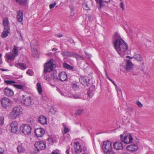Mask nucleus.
<instances>
[{
  "instance_id": "obj_23",
  "label": "nucleus",
  "mask_w": 154,
  "mask_h": 154,
  "mask_svg": "<svg viewBox=\"0 0 154 154\" xmlns=\"http://www.w3.org/2000/svg\"><path fill=\"white\" fill-rule=\"evenodd\" d=\"M17 21L20 22L23 21V11L20 10L17 12Z\"/></svg>"
},
{
  "instance_id": "obj_10",
  "label": "nucleus",
  "mask_w": 154,
  "mask_h": 154,
  "mask_svg": "<svg viewBox=\"0 0 154 154\" xmlns=\"http://www.w3.org/2000/svg\"><path fill=\"white\" fill-rule=\"evenodd\" d=\"M99 10L101 11L102 8L104 6V2L108 3L110 2V0H95Z\"/></svg>"
},
{
  "instance_id": "obj_29",
  "label": "nucleus",
  "mask_w": 154,
  "mask_h": 154,
  "mask_svg": "<svg viewBox=\"0 0 154 154\" xmlns=\"http://www.w3.org/2000/svg\"><path fill=\"white\" fill-rule=\"evenodd\" d=\"M134 58L137 60L139 61H142L143 60V58L142 56L139 54H136L134 56Z\"/></svg>"
},
{
  "instance_id": "obj_60",
  "label": "nucleus",
  "mask_w": 154,
  "mask_h": 154,
  "mask_svg": "<svg viewBox=\"0 0 154 154\" xmlns=\"http://www.w3.org/2000/svg\"><path fill=\"white\" fill-rule=\"evenodd\" d=\"M51 154H58L57 152L53 151L52 152Z\"/></svg>"
},
{
  "instance_id": "obj_32",
  "label": "nucleus",
  "mask_w": 154,
  "mask_h": 154,
  "mask_svg": "<svg viewBox=\"0 0 154 154\" xmlns=\"http://www.w3.org/2000/svg\"><path fill=\"white\" fill-rule=\"evenodd\" d=\"M9 32V31L4 30L2 34V37L3 38L6 37L8 36Z\"/></svg>"
},
{
  "instance_id": "obj_7",
  "label": "nucleus",
  "mask_w": 154,
  "mask_h": 154,
  "mask_svg": "<svg viewBox=\"0 0 154 154\" xmlns=\"http://www.w3.org/2000/svg\"><path fill=\"white\" fill-rule=\"evenodd\" d=\"M102 148L104 153H107L112 149V143L109 141L103 142Z\"/></svg>"
},
{
  "instance_id": "obj_19",
  "label": "nucleus",
  "mask_w": 154,
  "mask_h": 154,
  "mask_svg": "<svg viewBox=\"0 0 154 154\" xmlns=\"http://www.w3.org/2000/svg\"><path fill=\"white\" fill-rule=\"evenodd\" d=\"M4 93L7 96H12L14 95V92L11 89L6 88L4 89Z\"/></svg>"
},
{
  "instance_id": "obj_15",
  "label": "nucleus",
  "mask_w": 154,
  "mask_h": 154,
  "mask_svg": "<svg viewBox=\"0 0 154 154\" xmlns=\"http://www.w3.org/2000/svg\"><path fill=\"white\" fill-rule=\"evenodd\" d=\"M3 23L4 26V30L9 31L10 26L8 19L7 17H5L3 19Z\"/></svg>"
},
{
  "instance_id": "obj_41",
  "label": "nucleus",
  "mask_w": 154,
  "mask_h": 154,
  "mask_svg": "<svg viewBox=\"0 0 154 154\" xmlns=\"http://www.w3.org/2000/svg\"><path fill=\"white\" fill-rule=\"evenodd\" d=\"M74 53L71 52H69L68 51L67 57H73L74 54Z\"/></svg>"
},
{
  "instance_id": "obj_42",
  "label": "nucleus",
  "mask_w": 154,
  "mask_h": 154,
  "mask_svg": "<svg viewBox=\"0 0 154 154\" xmlns=\"http://www.w3.org/2000/svg\"><path fill=\"white\" fill-rule=\"evenodd\" d=\"M4 122V117L3 116H0V125H3Z\"/></svg>"
},
{
  "instance_id": "obj_17",
  "label": "nucleus",
  "mask_w": 154,
  "mask_h": 154,
  "mask_svg": "<svg viewBox=\"0 0 154 154\" xmlns=\"http://www.w3.org/2000/svg\"><path fill=\"white\" fill-rule=\"evenodd\" d=\"M38 45V42L36 40H33L31 42L30 46L32 51L37 52L36 46Z\"/></svg>"
},
{
  "instance_id": "obj_47",
  "label": "nucleus",
  "mask_w": 154,
  "mask_h": 154,
  "mask_svg": "<svg viewBox=\"0 0 154 154\" xmlns=\"http://www.w3.org/2000/svg\"><path fill=\"white\" fill-rule=\"evenodd\" d=\"M104 154H115V153L111 149V150L108 151L107 153H105Z\"/></svg>"
},
{
  "instance_id": "obj_26",
  "label": "nucleus",
  "mask_w": 154,
  "mask_h": 154,
  "mask_svg": "<svg viewBox=\"0 0 154 154\" xmlns=\"http://www.w3.org/2000/svg\"><path fill=\"white\" fill-rule=\"evenodd\" d=\"M24 145V144L21 143L18 146L17 149L18 153H21L25 151Z\"/></svg>"
},
{
  "instance_id": "obj_16",
  "label": "nucleus",
  "mask_w": 154,
  "mask_h": 154,
  "mask_svg": "<svg viewBox=\"0 0 154 154\" xmlns=\"http://www.w3.org/2000/svg\"><path fill=\"white\" fill-rule=\"evenodd\" d=\"M138 149V146L135 144H131L127 146L126 149L132 152H135Z\"/></svg>"
},
{
  "instance_id": "obj_38",
  "label": "nucleus",
  "mask_w": 154,
  "mask_h": 154,
  "mask_svg": "<svg viewBox=\"0 0 154 154\" xmlns=\"http://www.w3.org/2000/svg\"><path fill=\"white\" fill-rule=\"evenodd\" d=\"M26 73L27 74L30 76H32L33 75V72L32 70L31 69H28Z\"/></svg>"
},
{
  "instance_id": "obj_1",
  "label": "nucleus",
  "mask_w": 154,
  "mask_h": 154,
  "mask_svg": "<svg viewBox=\"0 0 154 154\" xmlns=\"http://www.w3.org/2000/svg\"><path fill=\"white\" fill-rule=\"evenodd\" d=\"M114 47L119 54L124 57L127 53L128 45L127 43L120 37L117 33H115L113 38Z\"/></svg>"
},
{
  "instance_id": "obj_8",
  "label": "nucleus",
  "mask_w": 154,
  "mask_h": 154,
  "mask_svg": "<svg viewBox=\"0 0 154 154\" xmlns=\"http://www.w3.org/2000/svg\"><path fill=\"white\" fill-rule=\"evenodd\" d=\"M21 103L27 106H29L31 104V97H26L23 95L20 99Z\"/></svg>"
},
{
  "instance_id": "obj_27",
  "label": "nucleus",
  "mask_w": 154,
  "mask_h": 154,
  "mask_svg": "<svg viewBox=\"0 0 154 154\" xmlns=\"http://www.w3.org/2000/svg\"><path fill=\"white\" fill-rule=\"evenodd\" d=\"M17 67L19 68L22 70L25 69L26 68V64L23 63H17Z\"/></svg>"
},
{
  "instance_id": "obj_13",
  "label": "nucleus",
  "mask_w": 154,
  "mask_h": 154,
  "mask_svg": "<svg viewBox=\"0 0 154 154\" xmlns=\"http://www.w3.org/2000/svg\"><path fill=\"white\" fill-rule=\"evenodd\" d=\"M11 131L13 133H16L18 130L17 123L15 122H13L10 124V128Z\"/></svg>"
},
{
  "instance_id": "obj_22",
  "label": "nucleus",
  "mask_w": 154,
  "mask_h": 154,
  "mask_svg": "<svg viewBox=\"0 0 154 154\" xmlns=\"http://www.w3.org/2000/svg\"><path fill=\"white\" fill-rule=\"evenodd\" d=\"M133 65L131 60H127L125 69L127 70L131 71L132 70Z\"/></svg>"
},
{
  "instance_id": "obj_44",
  "label": "nucleus",
  "mask_w": 154,
  "mask_h": 154,
  "mask_svg": "<svg viewBox=\"0 0 154 154\" xmlns=\"http://www.w3.org/2000/svg\"><path fill=\"white\" fill-rule=\"evenodd\" d=\"M56 3L54 2L53 3L49 5V8L50 9H52L56 5Z\"/></svg>"
},
{
  "instance_id": "obj_5",
  "label": "nucleus",
  "mask_w": 154,
  "mask_h": 154,
  "mask_svg": "<svg viewBox=\"0 0 154 154\" xmlns=\"http://www.w3.org/2000/svg\"><path fill=\"white\" fill-rule=\"evenodd\" d=\"M120 137L122 141L126 144L131 143L133 140L131 134L129 133L125 134V133H124V134H121Z\"/></svg>"
},
{
  "instance_id": "obj_40",
  "label": "nucleus",
  "mask_w": 154,
  "mask_h": 154,
  "mask_svg": "<svg viewBox=\"0 0 154 154\" xmlns=\"http://www.w3.org/2000/svg\"><path fill=\"white\" fill-rule=\"evenodd\" d=\"M83 109H80L79 110H78L76 111V112L75 113V114L77 115H79L80 114H81L82 112Z\"/></svg>"
},
{
  "instance_id": "obj_3",
  "label": "nucleus",
  "mask_w": 154,
  "mask_h": 154,
  "mask_svg": "<svg viewBox=\"0 0 154 154\" xmlns=\"http://www.w3.org/2000/svg\"><path fill=\"white\" fill-rule=\"evenodd\" d=\"M22 111L23 109L20 106H15L10 114L11 118L13 119L17 118L22 113Z\"/></svg>"
},
{
  "instance_id": "obj_30",
  "label": "nucleus",
  "mask_w": 154,
  "mask_h": 154,
  "mask_svg": "<svg viewBox=\"0 0 154 154\" xmlns=\"http://www.w3.org/2000/svg\"><path fill=\"white\" fill-rule=\"evenodd\" d=\"M36 86L39 94H41L42 90L40 83L38 82L36 84Z\"/></svg>"
},
{
  "instance_id": "obj_63",
  "label": "nucleus",
  "mask_w": 154,
  "mask_h": 154,
  "mask_svg": "<svg viewBox=\"0 0 154 154\" xmlns=\"http://www.w3.org/2000/svg\"><path fill=\"white\" fill-rule=\"evenodd\" d=\"M2 71H7L8 70L7 69H2Z\"/></svg>"
},
{
  "instance_id": "obj_11",
  "label": "nucleus",
  "mask_w": 154,
  "mask_h": 154,
  "mask_svg": "<svg viewBox=\"0 0 154 154\" xmlns=\"http://www.w3.org/2000/svg\"><path fill=\"white\" fill-rule=\"evenodd\" d=\"M45 132V130L42 128H38L35 130V133L37 137H42Z\"/></svg>"
},
{
  "instance_id": "obj_21",
  "label": "nucleus",
  "mask_w": 154,
  "mask_h": 154,
  "mask_svg": "<svg viewBox=\"0 0 154 154\" xmlns=\"http://www.w3.org/2000/svg\"><path fill=\"white\" fill-rule=\"evenodd\" d=\"M114 148L116 150H120L123 149V146L121 142H116L113 144Z\"/></svg>"
},
{
  "instance_id": "obj_33",
  "label": "nucleus",
  "mask_w": 154,
  "mask_h": 154,
  "mask_svg": "<svg viewBox=\"0 0 154 154\" xmlns=\"http://www.w3.org/2000/svg\"><path fill=\"white\" fill-rule=\"evenodd\" d=\"M72 88L75 90H77L79 89V87L78 86L76 82L72 83L71 84Z\"/></svg>"
},
{
  "instance_id": "obj_46",
  "label": "nucleus",
  "mask_w": 154,
  "mask_h": 154,
  "mask_svg": "<svg viewBox=\"0 0 154 154\" xmlns=\"http://www.w3.org/2000/svg\"><path fill=\"white\" fill-rule=\"evenodd\" d=\"M67 51H63L62 52L61 54L63 56H65L67 57Z\"/></svg>"
},
{
  "instance_id": "obj_54",
  "label": "nucleus",
  "mask_w": 154,
  "mask_h": 154,
  "mask_svg": "<svg viewBox=\"0 0 154 154\" xmlns=\"http://www.w3.org/2000/svg\"><path fill=\"white\" fill-rule=\"evenodd\" d=\"M105 75H106V77L108 79H109L110 78L109 77V76L107 75V72L106 70H105Z\"/></svg>"
},
{
  "instance_id": "obj_50",
  "label": "nucleus",
  "mask_w": 154,
  "mask_h": 154,
  "mask_svg": "<svg viewBox=\"0 0 154 154\" xmlns=\"http://www.w3.org/2000/svg\"><path fill=\"white\" fill-rule=\"evenodd\" d=\"M29 122L32 125L34 124V121L33 119H30L29 121Z\"/></svg>"
},
{
  "instance_id": "obj_53",
  "label": "nucleus",
  "mask_w": 154,
  "mask_h": 154,
  "mask_svg": "<svg viewBox=\"0 0 154 154\" xmlns=\"http://www.w3.org/2000/svg\"><path fill=\"white\" fill-rule=\"evenodd\" d=\"M85 52L86 54L87 55L88 57L89 58H90L91 57V55L90 54L87 53L85 51Z\"/></svg>"
},
{
  "instance_id": "obj_20",
  "label": "nucleus",
  "mask_w": 154,
  "mask_h": 154,
  "mask_svg": "<svg viewBox=\"0 0 154 154\" xmlns=\"http://www.w3.org/2000/svg\"><path fill=\"white\" fill-rule=\"evenodd\" d=\"M5 57H6L7 61L8 62L9 60H12L15 58L16 57L11 52H10L7 53L5 55Z\"/></svg>"
},
{
  "instance_id": "obj_25",
  "label": "nucleus",
  "mask_w": 154,
  "mask_h": 154,
  "mask_svg": "<svg viewBox=\"0 0 154 154\" xmlns=\"http://www.w3.org/2000/svg\"><path fill=\"white\" fill-rule=\"evenodd\" d=\"M22 48H21L15 45H14L11 53L15 56V57H16L17 56L18 54V50H20Z\"/></svg>"
},
{
  "instance_id": "obj_45",
  "label": "nucleus",
  "mask_w": 154,
  "mask_h": 154,
  "mask_svg": "<svg viewBox=\"0 0 154 154\" xmlns=\"http://www.w3.org/2000/svg\"><path fill=\"white\" fill-rule=\"evenodd\" d=\"M87 94L88 96L90 97L91 98L92 96V93H91L89 90H88L87 91Z\"/></svg>"
},
{
  "instance_id": "obj_61",
  "label": "nucleus",
  "mask_w": 154,
  "mask_h": 154,
  "mask_svg": "<svg viewBox=\"0 0 154 154\" xmlns=\"http://www.w3.org/2000/svg\"><path fill=\"white\" fill-rule=\"evenodd\" d=\"M83 150L84 151H85L87 150V149L86 148V147H84L83 148Z\"/></svg>"
},
{
  "instance_id": "obj_49",
  "label": "nucleus",
  "mask_w": 154,
  "mask_h": 154,
  "mask_svg": "<svg viewBox=\"0 0 154 154\" xmlns=\"http://www.w3.org/2000/svg\"><path fill=\"white\" fill-rule=\"evenodd\" d=\"M70 149V146H69L68 147L67 149L66 150V154H69V150Z\"/></svg>"
},
{
  "instance_id": "obj_52",
  "label": "nucleus",
  "mask_w": 154,
  "mask_h": 154,
  "mask_svg": "<svg viewBox=\"0 0 154 154\" xmlns=\"http://www.w3.org/2000/svg\"><path fill=\"white\" fill-rule=\"evenodd\" d=\"M46 80H51V77L50 76L49 77H47L45 75L44 76Z\"/></svg>"
},
{
  "instance_id": "obj_6",
  "label": "nucleus",
  "mask_w": 154,
  "mask_h": 154,
  "mask_svg": "<svg viewBox=\"0 0 154 154\" xmlns=\"http://www.w3.org/2000/svg\"><path fill=\"white\" fill-rule=\"evenodd\" d=\"M20 129L22 132L25 135L30 134L32 130L31 126L28 124L23 125L20 127Z\"/></svg>"
},
{
  "instance_id": "obj_51",
  "label": "nucleus",
  "mask_w": 154,
  "mask_h": 154,
  "mask_svg": "<svg viewBox=\"0 0 154 154\" xmlns=\"http://www.w3.org/2000/svg\"><path fill=\"white\" fill-rule=\"evenodd\" d=\"M120 5H121L120 7H121V8H122L123 10H124V5H123V2H122L120 3Z\"/></svg>"
},
{
  "instance_id": "obj_12",
  "label": "nucleus",
  "mask_w": 154,
  "mask_h": 154,
  "mask_svg": "<svg viewBox=\"0 0 154 154\" xmlns=\"http://www.w3.org/2000/svg\"><path fill=\"white\" fill-rule=\"evenodd\" d=\"M79 80L81 83L85 86H88L89 84V79L87 76L80 77Z\"/></svg>"
},
{
  "instance_id": "obj_57",
  "label": "nucleus",
  "mask_w": 154,
  "mask_h": 154,
  "mask_svg": "<svg viewBox=\"0 0 154 154\" xmlns=\"http://www.w3.org/2000/svg\"><path fill=\"white\" fill-rule=\"evenodd\" d=\"M2 56V54H0V64L2 63V59L1 57Z\"/></svg>"
},
{
  "instance_id": "obj_34",
  "label": "nucleus",
  "mask_w": 154,
  "mask_h": 154,
  "mask_svg": "<svg viewBox=\"0 0 154 154\" xmlns=\"http://www.w3.org/2000/svg\"><path fill=\"white\" fill-rule=\"evenodd\" d=\"M63 66L64 68L69 70H72L73 69L72 66L66 63H64L63 64Z\"/></svg>"
},
{
  "instance_id": "obj_36",
  "label": "nucleus",
  "mask_w": 154,
  "mask_h": 154,
  "mask_svg": "<svg viewBox=\"0 0 154 154\" xmlns=\"http://www.w3.org/2000/svg\"><path fill=\"white\" fill-rule=\"evenodd\" d=\"M84 8L86 10H89L90 8L89 7V5L88 3H85L83 5Z\"/></svg>"
},
{
  "instance_id": "obj_28",
  "label": "nucleus",
  "mask_w": 154,
  "mask_h": 154,
  "mask_svg": "<svg viewBox=\"0 0 154 154\" xmlns=\"http://www.w3.org/2000/svg\"><path fill=\"white\" fill-rule=\"evenodd\" d=\"M16 2H18L20 5L26 6L27 5V0H15Z\"/></svg>"
},
{
  "instance_id": "obj_35",
  "label": "nucleus",
  "mask_w": 154,
  "mask_h": 154,
  "mask_svg": "<svg viewBox=\"0 0 154 154\" xmlns=\"http://www.w3.org/2000/svg\"><path fill=\"white\" fill-rule=\"evenodd\" d=\"M15 87L19 89H23L24 88V86L20 85L14 84Z\"/></svg>"
},
{
  "instance_id": "obj_14",
  "label": "nucleus",
  "mask_w": 154,
  "mask_h": 154,
  "mask_svg": "<svg viewBox=\"0 0 154 154\" xmlns=\"http://www.w3.org/2000/svg\"><path fill=\"white\" fill-rule=\"evenodd\" d=\"M74 146L75 152L77 153H79L82 152V148L79 143L78 142H75Z\"/></svg>"
},
{
  "instance_id": "obj_64",
  "label": "nucleus",
  "mask_w": 154,
  "mask_h": 154,
  "mask_svg": "<svg viewBox=\"0 0 154 154\" xmlns=\"http://www.w3.org/2000/svg\"><path fill=\"white\" fill-rule=\"evenodd\" d=\"M123 154H129V153L128 152H126L124 153Z\"/></svg>"
},
{
  "instance_id": "obj_39",
  "label": "nucleus",
  "mask_w": 154,
  "mask_h": 154,
  "mask_svg": "<svg viewBox=\"0 0 154 154\" xmlns=\"http://www.w3.org/2000/svg\"><path fill=\"white\" fill-rule=\"evenodd\" d=\"M73 57H75L77 59H79V58H80L83 60V58L81 56H80L79 54H75V53L74 54Z\"/></svg>"
},
{
  "instance_id": "obj_55",
  "label": "nucleus",
  "mask_w": 154,
  "mask_h": 154,
  "mask_svg": "<svg viewBox=\"0 0 154 154\" xmlns=\"http://www.w3.org/2000/svg\"><path fill=\"white\" fill-rule=\"evenodd\" d=\"M3 149L2 148H0V154H3Z\"/></svg>"
},
{
  "instance_id": "obj_56",
  "label": "nucleus",
  "mask_w": 154,
  "mask_h": 154,
  "mask_svg": "<svg viewBox=\"0 0 154 154\" xmlns=\"http://www.w3.org/2000/svg\"><path fill=\"white\" fill-rule=\"evenodd\" d=\"M74 11V7H72L71 8V13L73 12Z\"/></svg>"
},
{
  "instance_id": "obj_59",
  "label": "nucleus",
  "mask_w": 154,
  "mask_h": 154,
  "mask_svg": "<svg viewBox=\"0 0 154 154\" xmlns=\"http://www.w3.org/2000/svg\"><path fill=\"white\" fill-rule=\"evenodd\" d=\"M57 36L59 38L62 37V34H57Z\"/></svg>"
},
{
  "instance_id": "obj_43",
  "label": "nucleus",
  "mask_w": 154,
  "mask_h": 154,
  "mask_svg": "<svg viewBox=\"0 0 154 154\" xmlns=\"http://www.w3.org/2000/svg\"><path fill=\"white\" fill-rule=\"evenodd\" d=\"M72 97L74 99H78L80 98V96L78 94H73L72 95Z\"/></svg>"
},
{
  "instance_id": "obj_48",
  "label": "nucleus",
  "mask_w": 154,
  "mask_h": 154,
  "mask_svg": "<svg viewBox=\"0 0 154 154\" xmlns=\"http://www.w3.org/2000/svg\"><path fill=\"white\" fill-rule=\"evenodd\" d=\"M137 104L139 107H141L143 106L142 104L139 101H137Z\"/></svg>"
},
{
  "instance_id": "obj_18",
  "label": "nucleus",
  "mask_w": 154,
  "mask_h": 154,
  "mask_svg": "<svg viewBox=\"0 0 154 154\" xmlns=\"http://www.w3.org/2000/svg\"><path fill=\"white\" fill-rule=\"evenodd\" d=\"M60 80L61 81H64L67 79V76L65 72H62L59 74Z\"/></svg>"
},
{
  "instance_id": "obj_2",
  "label": "nucleus",
  "mask_w": 154,
  "mask_h": 154,
  "mask_svg": "<svg viewBox=\"0 0 154 154\" xmlns=\"http://www.w3.org/2000/svg\"><path fill=\"white\" fill-rule=\"evenodd\" d=\"M56 65L54 63L53 59H51L46 64L45 66L44 72H51V80H52L54 82H57L58 81V78L57 76L56 71H53L54 67H55Z\"/></svg>"
},
{
  "instance_id": "obj_58",
  "label": "nucleus",
  "mask_w": 154,
  "mask_h": 154,
  "mask_svg": "<svg viewBox=\"0 0 154 154\" xmlns=\"http://www.w3.org/2000/svg\"><path fill=\"white\" fill-rule=\"evenodd\" d=\"M112 83L114 84V85L115 86L116 88V89H117V88H118V87L116 85L114 81L112 82Z\"/></svg>"
},
{
  "instance_id": "obj_31",
  "label": "nucleus",
  "mask_w": 154,
  "mask_h": 154,
  "mask_svg": "<svg viewBox=\"0 0 154 154\" xmlns=\"http://www.w3.org/2000/svg\"><path fill=\"white\" fill-rule=\"evenodd\" d=\"M63 126L64 127V130L62 131V133L63 135H65L69 131V129L64 124H63Z\"/></svg>"
},
{
  "instance_id": "obj_4",
  "label": "nucleus",
  "mask_w": 154,
  "mask_h": 154,
  "mask_svg": "<svg viewBox=\"0 0 154 154\" xmlns=\"http://www.w3.org/2000/svg\"><path fill=\"white\" fill-rule=\"evenodd\" d=\"M35 148L32 152V154H37L41 150H43L46 148V143L42 141H38L35 144Z\"/></svg>"
},
{
  "instance_id": "obj_62",
  "label": "nucleus",
  "mask_w": 154,
  "mask_h": 154,
  "mask_svg": "<svg viewBox=\"0 0 154 154\" xmlns=\"http://www.w3.org/2000/svg\"><path fill=\"white\" fill-rule=\"evenodd\" d=\"M60 94H61V95H63V96H66V95H64L62 92H61V91H60Z\"/></svg>"
},
{
  "instance_id": "obj_37",
  "label": "nucleus",
  "mask_w": 154,
  "mask_h": 154,
  "mask_svg": "<svg viewBox=\"0 0 154 154\" xmlns=\"http://www.w3.org/2000/svg\"><path fill=\"white\" fill-rule=\"evenodd\" d=\"M5 82L7 84L12 85L16 83V82L12 80H5Z\"/></svg>"
},
{
  "instance_id": "obj_24",
  "label": "nucleus",
  "mask_w": 154,
  "mask_h": 154,
  "mask_svg": "<svg viewBox=\"0 0 154 154\" xmlns=\"http://www.w3.org/2000/svg\"><path fill=\"white\" fill-rule=\"evenodd\" d=\"M39 122L42 125H45L47 124V118L43 116H41L38 118Z\"/></svg>"
},
{
  "instance_id": "obj_9",
  "label": "nucleus",
  "mask_w": 154,
  "mask_h": 154,
  "mask_svg": "<svg viewBox=\"0 0 154 154\" xmlns=\"http://www.w3.org/2000/svg\"><path fill=\"white\" fill-rule=\"evenodd\" d=\"M1 102L3 108H7L11 104V100L7 97H4L1 100Z\"/></svg>"
}]
</instances>
